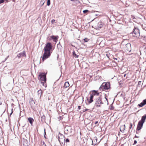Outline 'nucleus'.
Masks as SVG:
<instances>
[{
  "mask_svg": "<svg viewBox=\"0 0 146 146\" xmlns=\"http://www.w3.org/2000/svg\"><path fill=\"white\" fill-rule=\"evenodd\" d=\"M91 94L94 96H98L99 94V93L97 91L95 90H92L91 91Z\"/></svg>",
  "mask_w": 146,
  "mask_h": 146,
  "instance_id": "10",
  "label": "nucleus"
},
{
  "mask_svg": "<svg viewBox=\"0 0 146 146\" xmlns=\"http://www.w3.org/2000/svg\"><path fill=\"white\" fill-rule=\"evenodd\" d=\"M42 93V91L41 89H40L39 90H38L37 91V94L38 95V98L41 97V96Z\"/></svg>",
  "mask_w": 146,
  "mask_h": 146,
  "instance_id": "17",
  "label": "nucleus"
},
{
  "mask_svg": "<svg viewBox=\"0 0 146 146\" xmlns=\"http://www.w3.org/2000/svg\"><path fill=\"white\" fill-rule=\"evenodd\" d=\"M70 1H76L77 2H80L78 0H70Z\"/></svg>",
  "mask_w": 146,
  "mask_h": 146,
  "instance_id": "31",
  "label": "nucleus"
},
{
  "mask_svg": "<svg viewBox=\"0 0 146 146\" xmlns=\"http://www.w3.org/2000/svg\"><path fill=\"white\" fill-rule=\"evenodd\" d=\"M42 143V146H46L44 142H43Z\"/></svg>",
  "mask_w": 146,
  "mask_h": 146,
  "instance_id": "32",
  "label": "nucleus"
},
{
  "mask_svg": "<svg viewBox=\"0 0 146 146\" xmlns=\"http://www.w3.org/2000/svg\"><path fill=\"white\" fill-rule=\"evenodd\" d=\"M137 143V141L136 140H135L134 141L133 145H134L135 144Z\"/></svg>",
  "mask_w": 146,
  "mask_h": 146,
  "instance_id": "33",
  "label": "nucleus"
},
{
  "mask_svg": "<svg viewBox=\"0 0 146 146\" xmlns=\"http://www.w3.org/2000/svg\"><path fill=\"white\" fill-rule=\"evenodd\" d=\"M80 108H81V107H80V106H78V109H79V110H80Z\"/></svg>",
  "mask_w": 146,
  "mask_h": 146,
  "instance_id": "36",
  "label": "nucleus"
},
{
  "mask_svg": "<svg viewBox=\"0 0 146 146\" xmlns=\"http://www.w3.org/2000/svg\"><path fill=\"white\" fill-rule=\"evenodd\" d=\"M105 98H106V100L108 102L107 98L106 97H105Z\"/></svg>",
  "mask_w": 146,
  "mask_h": 146,
  "instance_id": "44",
  "label": "nucleus"
},
{
  "mask_svg": "<svg viewBox=\"0 0 146 146\" xmlns=\"http://www.w3.org/2000/svg\"><path fill=\"white\" fill-rule=\"evenodd\" d=\"M138 84L139 85H141V81H139L138 82Z\"/></svg>",
  "mask_w": 146,
  "mask_h": 146,
  "instance_id": "35",
  "label": "nucleus"
},
{
  "mask_svg": "<svg viewBox=\"0 0 146 146\" xmlns=\"http://www.w3.org/2000/svg\"><path fill=\"white\" fill-rule=\"evenodd\" d=\"M50 0H48L47 2V5L48 6H49L50 5Z\"/></svg>",
  "mask_w": 146,
  "mask_h": 146,
  "instance_id": "24",
  "label": "nucleus"
},
{
  "mask_svg": "<svg viewBox=\"0 0 146 146\" xmlns=\"http://www.w3.org/2000/svg\"><path fill=\"white\" fill-rule=\"evenodd\" d=\"M70 86L69 83L68 82H66L64 84V85L63 87L64 88H66L69 87Z\"/></svg>",
  "mask_w": 146,
  "mask_h": 146,
  "instance_id": "16",
  "label": "nucleus"
},
{
  "mask_svg": "<svg viewBox=\"0 0 146 146\" xmlns=\"http://www.w3.org/2000/svg\"><path fill=\"white\" fill-rule=\"evenodd\" d=\"M55 21V20H52V23H53V22H54V21Z\"/></svg>",
  "mask_w": 146,
  "mask_h": 146,
  "instance_id": "39",
  "label": "nucleus"
},
{
  "mask_svg": "<svg viewBox=\"0 0 146 146\" xmlns=\"http://www.w3.org/2000/svg\"><path fill=\"white\" fill-rule=\"evenodd\" d=\"M13 112V111H12L11 113V114H10V116H11V115L12 113Z\"/></svg>",
  "mask_w": 146,
  "mask_h": 146,
  "instance_id": "43",
  "label": "nucleus"
},
{
  "mask_svg": "<svg viewBox=\"0 0 146 146\" xmlns=\"http://www.w3.org/2000/svg\"><path fill=\"white\" fill-rule=\"evenodd\" d=\"M98 123V121H96L95 122V124H96Z\"/></svg>",
  "mask_w": 146,
  "mask_h": 146,
  "instance_id": "37",
  "label": "nucleus"
},
{
  "mask_svg": "<svg viewBox=\"0 0 146 146\" xmlns=\"http://www.w3.org/2000/svg\"><path fill=\"white\" fill-rule=\"evenodd\" d=\"M146 104V99L143 100V102L140 104H138V106L141 107H142Z\"/></svg>",
  "mask_w": 146,
  "mask_h": 146,
  "instance_id": "13",
  "label": "nucleus"
},
{
  "mask_svg": "<svg viewBox=\"0 0 146 146\" xmlns=\"http://www.w3.org/2000/svg\"><path fill=\"white\" fill-rule=\"evenodd\" d=\"M94 98V96H93L91 94H90V100H89L87 98V101H88V102L89 104H90L93 101V98Z\"/></svg>",
  "mask_w": 146,
  "mask_h": 146,
  "instance_id": "11",
  "label": "nucleus"
},
{
  "mask_svg": "<svg viewBox=\"0 0 146 146\" xmlns=\"http://www.w3.org/2000/svg\"><path fill=\"white\" fill-rule=\"evenodd\" d=\"M58 36H51V38L53 40L54 42H56L58 40Z\"/></svg>",
  "mask_w": 146,
  "mask_h": 146,
  "instance_id": "14",
  "label": "nucleus"
},
{
  "mask_svg": "<svg viewBox=\"0 0 146 146\" xmlns=\"http://www.w3.org/2000/svg\"><path fill=\"white\" fill-rule=\"evenodd\" d=\"M52 48V45L50 42H48L44 48V53L43 55L42 60H44L49 58L51 54L50 50Z\"/></svg>",
  "mask_w": 146,
  "mask_h": 146,
  "instance_id": "1",
  "label": "nucleus"
},
{
  "mask_svg": "<svg viewBox=\"0 0 146 146\" xmlns=\"http://www.w3.org/2000/svg\"><path fill=\"white\" fill-rule=\"evenodd\" d=\"M125 125H124V126H122L120 128V130L121 132H123L124 131V130L125 128Z\"/></svg>",
  "mask_w": 146,
  "mask_h": 146,
  "instance_id": "19",
  "label": "nucleus"
},
{
  "mask_svg": "<svg viewBox=\"0 0 146 146\" xmlns=\"http://www.w3.org/2000/svg\"><path fill=\"white\" fill-rule=\"evenodd\" d=\"M97 26L98 27H99L100 28H101L103 27V25L102 24V23L101 22H99L97 25Z\"/></svg>",
  "mask_w": 146,
  "mask_h": 146,
  "instance_id": "20",
  "label": "nucleus"
},
{
  "mask_svg": "<svg viewBox=\"0 0 146 146\" xmlns=\"http://www.w3.org/2000/svg\"><path fill=\"white\" fill-rule=\"evenodd\" d=\"M84 41L85 42H87L88 40V39L87 38H85L84 40Z\"/></svg>",
  "mask_w": 146,
  "mask_h": 146,
  "instance_id": "25",
  "label": "nucleus"
},
{
  "mask_svg": "<svg viewBox=\"0 0 146 146\" xmlns=\"http://www.w3.org/2000/svg\"><path fill=\"white\" fill-rule=\"evenodd\" d=\"M95 106L96 107H100L101 106V104H103L102 102V99L100 97H98L95 99Z\"/></svg>",
  "mask_w": 146,
  "mask_h": 146,
  "instance_id": "3",
  "label": "nucleus"
},
{
  "mask_svg": "<svg viewBox=\"0 0 146 146\" xmlns=\"http://www.w3.org/2000/svg\"><path fill=\"white\" fill-rule=\"evenodd\" d=\"M28 119L29 122L31 124V125H32L34 121L33 119L31 117H29L28 118Z\"/></svg>",
  "mask_w": 146,
  "mask_h": 146,
  "instance_id": "18",
  "label": "nucleus"
},
{
  "mask_svg": "<svg viewBox=\"0 0 146 146\" xmlns=\"http://www.w3.org/2000/svg\"><path fill=\"white\" fill-rule=\"evenodd\" d=\"M130 127H129V129H131V127H132V124L131 123H130Z\"/></svg>",
  "mask_w": 146,
  "mask_h": 146,
  "instance_id": "34",
  "label": "nucleus"
},
{
  "mask_svg": "<svg viewBox=\"0 0 146 146\" xmlns=\"http://www.w3.org/2000/svg\"><path fill=\"white\" fill-rule=\"evenodd\" d=\"M4 0H0V4L2 3H4Z\"/></svg>",
  "mask_w": 146,
  "mask_h": 146,
  "instance_id": "28",
  "label": "nucleus"
},
{
  "mask_svg": "<svg viewBox=\"0 0 146 146\" xmlns=\"http://www.w3.org/2000/svg\"><path fill=\"white\" fill-rule=\"evenodd\" d=\"M60 135H61V136H63V135H62L61 134H60Z\"/></svg>",
  "mask_w": 146,
  "mask_h": 146,
  "instance_id": "50",
  "label": "nucleus"
},
{
  "mask_svg": "<svg viewBox=\"0 0 146 146\" xmlns=\"http://www.w3.org/2000/svg\"><path fill=\"white\" fill-rule=\"evenodd\" d=\"M44 3H45L44 0H41V1H40V3L41 5V6H42L43 5Z\"/></svg>",
  "mask_w": 146,
  "mask_h": 146,
  "instance_id": "22",
  "label": "nucleus"
},
{
  "mask_svg": "<svg viewBox=\"0 0 146 146\" xmlns=\"http://www.w3.org/2000/svg\"><path fill=\"white\" fill-rule=\"evenodd\" d=\"M136 132L137 133V131H136Z\"/></svg>",
  "mask_w": 146,
  "mask_h": 146,
  "instance_id": "46",
  "label": "nucleus"
},
{
  "mask_svg": "<svg viewBox=\"0 0 146 146\" xmlns=\"http://www.w3.org/2000/svg\"><path fill=\"white\" fill-rule=\"evenodd\" d=\"M144 48L145 49H146V46H145Z\"/></svg>",
  "mask_w": 146,
  "mask_h": 146,
  "instance_id": "47",
  "label": "nucleus"
},
{
  "mask_svg": "<svg viewBox=\"0 0 146 146\" xmlns=\"http://www.w3.org/2000/svg\"><path fill=\"white\" fill-rule=\"evenodd\" d=\"M73 55L74 56L75 58H78V55H77L75 53V52L74 51L73 52Z\"/></svg>",
  "mask_w": 146,
  "mask_h": 146,
  "instance_id": "21",
  "label": "nucleus"
},
{
  "mask_svg": "<svg viewBox=\"0 0 146 146\" xmlns=\"http://www.w3.org/2000/svg\"><path fill=\"white\" fill-rule=\"evenodd\" d=\"M24 56H26L25 52L24 51L19 54L17 56V57L19 58Z\"/></svg>",
  "mask_w": 146,
  "mask_h": 146,
  "instance_id": "9",
  "label": "nucleus"
},
{
  "mask_svg": "<svg viewBox=\"0 0 146 146\" xmlns=\"http://www.w3.org/2000/svg\"><path fill=\"white\" fill-rule=\"evenodd\" d=\"M45 116L44 115L42 116L41 117V119L42 121H45Z\"/></svg>",
  "mask_w": 146,
  "mask_h": 146,
  "instance_id": "23",
  "label": "nucleus"
},
{
  "mask_svg": "<svg viewBox=\"0 0 146 146\" xmlns=\"http://www.w3.org/2000/svg\"><path fill=\"white\" fill-rule=\"evenodd\" d=\"M135 137L138 138L139 137L137 136L136 135H135Z\"/></svg>",
  "mask_w": 146,
  "mask_h": 146,
  "instance_id": "41",
  "label": "nucleus"
},
{
  "mask_svg": "<svg viewBox=\"0 0 146 146\" xmlns=\"http://www.w3.org/2000/svg\"><path fill=\"white\" fill-rule=\"evenodd\" d=\"M1 104L0 103V104Z\"/></svg>",
  "mask_w": 146,
  "mask_h": 146,
  "instance_id": "51",
  "label": "nucleus"
},
{
  "mask_svg": "<svg viewBox=\"0 0 146 146\" xmlns=\"http://www.w3.org/2000/svg\"><path fill=\"white\" fill-rule=\"evenodd\" d=\"M125 49L127 51L130 52L131 50V44L129 43L127 44L125 47Z\"/></svg>",
  "mask_w": 146,
  "mask_h": 146,
  "instance_id": "8",
  "label": "nucleus"
},
{
  "mask_svg": "<svg viewBox=\"0 0 146 146\" xmlns=\"http://www.w3.org/2000/svg\"><path fill=\"white\" fill-rule=\"evenodd\" d=\"M146 119V114L144 115L142 117L141 119L139 121L140 122H141L143 123L145 121V120Z\"/></svg>",
  "mask_w": 146,
  "mask_h": 146,
  "instance_id": "15",
  "label": "nucleus"
},
{
  "mask_svg": "<svg viewBox=\"0 0 146 146\" xmlns=\"http://www.w3.org/2000/svg\"><path fill=\"white\" fill-rule=\"evenodd\" d=\"M143 124V122L139 121L137 124V131L140 130L142 128Z\"/></svg>",
  "mask_w": 146,
  "mask_h": 146,
  "instance_id": "7",
  "label": "nucleus"
},
{
  "mask_svg": "<svg viewBox=\"0 0 146 146\" xmlns=\"http://www.w3.org/2000/svg\"><path fill=\"white\" fill-rule=\"evenodd\" d=\"M23 144L25 146H28V142L27 139L23 138Z\"/></svg>",
  "mask_w": 146,
  "mask_h": 146,
  "instance_id": "12",
  "label": "nucleus"
},
{
  "mask_svg": "<svg viewBox=\"0 0 146 146\" xmlns=\"http://www.w3.org/2000/svg\"><path fill=\"white\" fill-rule=\"evenodd\" d=\"M125 75H126V74H125V75H124V77H125Z\"/></svg>",
  "mask_w": 146,
  "mask_h": 146,
  "instance_id": "49",
  "label": "nucleus"
},
{
  "mask_svg": "<svg viewBox=\"0 0 146 146\" xmlns=\"http://www.w3.org/2000/svg\"><path fill=\"white\" fill-rule=\"evenodd\" d=\"M110 88V83L107 82L105 84L103 83L101 86L100 89V90L103 88L105 90H108Z\"/></svg>",
  "mask_w": 146,
  "mask_h": 146,
  "instance_id": "6",
  "label": "nucleus"
},
{
  "mask_svg": "<svg viewBox=\"0 0 146 146\" xmlns=\"http://www.w3.org/2000/svg\"><path fill=\"white\" fill-rule=\"evenodd\" d=\"M74 2H75L76 3H79L78 2H77L76 1H74Z\"/></svg>",
  "mask_w": 146,
  "mask_h": 146,
  "instance_id": "40",
  "label": "nucleus"
},
{
  "mask_svg": "<svg viewBox=\"0 0 146 146\" xmlns=\"http://www.w3.org/2000/svg\"><path fill=\"white\" fill-rule=\"evenodd\" d=\"M88 11L87 10H84L83 11V12L84 13H86L87 12H88Z\"/></svg>",
  "mask_w": 146,
  "mask_h": 146,
  "instance_id": "26",
  "label": "nucleus"
},
{
  "mask_svg": "<svg viewBox=\"0 0 146 146\" xmlns=\"http://www.w3.org/2000/svg\"><path fill=\"white\" fill-rule=\"evenodd\" d=\"M44 136L45 138L46 139V137L45 136V135H46V132H45V129L44 128Z\"/></svg>",
  "mask_w": 146,
  "mask_h": 146,
  "instance_id": "27",
  "label": "nucleus"
},
{
  "mask_svg": "<svg viewBox=\"0 0 146 146\" xmlns=\"http://www.w3.org/2000/svg\"><path fill=\"white\" fill-rule=\"evenodd\" d=\"M57 47L58 48H60V47H61V46L60 45V44H57Z\"/></svg>",
  "mask_w": 146,
  "mask_h": 146,
  "instance_id": "30",
  "label": "nucleus"
},
{
  "mask_svg": "<svg viewBox=\"0 0 146 146\" xmlns=\"http://www.w3.org/2000/svg\"><path fill=\"white\" fill-rule=\"evenodd\" d=\"M72 130L71 127L68 126H66L64 129V133L67 135H69L72 132Z\"/></svg>",
  "mask_w": 146,
  "mask_h": 146,
  "instance_id": "5",
  "label": "nucleus"
},
{
  "mask_svg": "<svg viewBox=\"0 0 146 146\" xmlns=\"http://www.w3.org/2000/svg\"><path fill=\"white\" fill-rule=\"evenodd\" d=\"M58 140H59V141L60 142V137H58Z\"/></svg>",
  "mask_w": 146,
  "mask_h": 146,
  "instance_id": "38",
  "label": "nucleus"
},
{
  "mask_svg": "<svg viewBox=\"0 0 146 146\" xmlns=\"http://www.w3.org/2000/svg\"><path fill=\"white\" fill-rule=\"evenodd\" d=\"M8 57H7L6 58H5V60H6L7 58Z\"/></svg>",
  "mask_w": 146,
  "mask_h": 146,
  "instance_id": "45",
  "label": "nucleus"
},
{
  "mask_svg": "<svg viewBox=\"0 0 146 146\" xmlns=\"http://www.w3.org/2000/svg\"><path fill=\"white\" fill-rule=\"evenodd\" d=\"M144 38L145 39H146V38H145V37H144Z\"/></svg>",
  "mask_w": 146,
  "mask_h": 146,
  "instance_id": "48",
  "label": "nucleus"
},
{
  "mask_svg": "<svg viewBox=\"0 0 146 146\" xmlns=\"http://www.w3.org/2000/svg\"><path fill=\"white\" fill-rule=\"evenodd\" d=\"M66 142H70V141H69V139H66Z\"/></svg>",
  "mask_w": 146,
  "mask_h": 146,
  "instance_id": "29",
  "label": "nucleus"
},
{
  "mask_svg": "<svg viewBox=\"0 0 146 146\" xmlns=\"http://www.w3.org/2000/svg\"><path fill=\"white\" fill-rule=\"evenodd\" d=\"M39 79L42 83H44L46 81V74L44 73L40 74L39 76Z\"/></svg>",
  "mask_w": 146,
  "mask_h": 146,
  "instance_id": "4",
  "label": "nucleus"
},
{
  "mask_svg": "<svg viewBox=\"0 0 146 146\" xmlns=\"http://www.w3.org/2000/svg\"><path fill=\"white\" fill-rule=\"evenodd\" d=\"M132 18H133V19H135V17H134V16H132Z\"/></svg>",
  "mask_w": 146,
  "mask_h": 146,
  "instance_id": "42",
  "label": "nucleus"
},
{
  "mask_svg": "<svg viewBox=\"0 0 146 146\" xmlns=\"http://www.w3.org/2000/svg\"><path fill=\"white\" fill-rule=\"evenodd\" d=\"M133 35V36L137 38H140V32L139 29L135 27L133 29V32L131 33Z\"/></svg>",
  "mask_w": 146,
  "mask_h": 146,
  "instance_id": "2",
  "label": "nucleus"
}]
</instances>
